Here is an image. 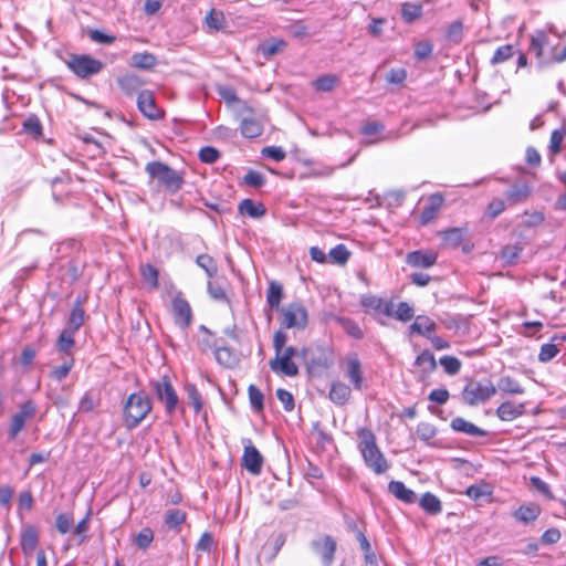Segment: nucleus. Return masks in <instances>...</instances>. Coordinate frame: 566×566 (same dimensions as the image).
Masks as SVG:
<instances>
[{"instance_id":"f8f14e48","label":"nucleus","mask_w":566,"mask_h":566,"mask_svg":"<svg viewBox=\"0 0 566 566\" xmlns=\"http://www.w3.org/2000/svg\"><path fill=\"white\" fill-rule=\"evenodd\" d=\"M244 450L242 457V465L250 473L260 474L263 467V457L259 450L252 444L250 439L243 441Z\"/></svg>"},{"instance_id":"393cba45","label":"nucleus","mask_w":566,"mask_h":566,"mask_svg":"<svg viewBox=\"0 0 566 566\" xmlns=\"http://www.w3.org/2000/svg\"><path fill=\"white\" fill-rule=\"evenodd\" d=\"M389 492L398 500L405 503H415L417 501V494L408 489L401 481H391L388 484Z\"/></svg>"},{"instance_id":"052dcab7","label":"nucleus","mask_w":566,"mask_h":566,"mask_svg":"<svg viewBox=\"0 0 566 566\" xmlns=\"http://www.w3.org/2000/svg\"><path fill=\"white\" fill-rule=\"evenodd\" d=\"M276 397L283 403L285 411L290 412L294 409V407H295L294 398L290 391L280 388L276 390Z\"/></svg>"},{"instance_id":"39448f33","label":"nucleus","mask_w":566,"mask_h":566,"mask_svg":"<svg viewBox=\"0 0 566 566\" xmlns=\"http://www.w3.org/2000/svg\"><path fill=\"white\" fill-rule=\"evenodd\" d=\"M552 46L546 31L536 30L531 35L528 51L535 55L539 67L551 65Z\"/></svg>"},{"instance_id":"f3484780","label":"nucleus","mask_w":566,"mask_h":566,"mask_svg":"<svg viewBox=\"0 0 566 566\" xmlns=\"http://www.w3.org/2000/svg\"><path fill=\"white\" fill-rule=\"evenodd\" d=\"M34 413V407L31 402L24 403L20 411L13 415L10 422L9 434L11 439H14L18 433L23 429L25 421L31 418Z\"/></svg>"},{"instance_id":"20e7f679","label":"nucleus","mask_w":566,"mask_h":566,"mask_svg":"<svg viewBox=\"0 0 566 566\" xmlns=\"http://www.w3.org/2000/svg\"><path fill=\"white\" fill-rule=\"evenodd\" d=\"M150 385L157 399L164 403L166 413L169 416L174 415L177 410L179 398L168 377L164 376L159 380H153Z\"/></svg>"},{"instance_id":"774afa93","label":"nucleus","mask_w":566,"mask_h":566,"mask_svg":"<svg viewBox=\"0 0 566 566\" xmlns=\"http://www.w3.org/2000/svg\"><path fill=\"white\" fill-rule=\"evenodd\" d=\"M290 34L295 39H303L311 35L310 28L303 22H296L289 28Z\"/></svg>"},{"instance_id":"412c9836","label":"nucleus","mask_w":566,"mask_h":566,"mask_svg":"<svg viewBox=\"0 0 566 566\" xmlns=\"http://www.w3.org/2000/svg\"><path fill=\"white\" fill-rule=\"evenodd\" d=\"M525 412L524 403H515L513 401H505L501 403L496 409V416L502 421H513L516 418L523 416Z\"/></svg>"},{"instance_id":"680f3d73","label":"nucleus","mask_w":566,"mask_h":566,"mask_svg":"<svg viewBox=\"0 0 566 566\" xmlns=\"http://www.w3.org/2000/svg\"><path fill=\"white\" fill-rule=\"evenodd\" d=\"M406 78L407 71L402 67L391 69L386 76V81L388 83L396 85L402 84L406 81Z\"/></svg>"},{"instance_id":"8fccbe9b","label":"nucleus","mask_w":566,"mask_h":566,"mask_svg":"<svg viewBox=\"0 0 566 566\" xmlns=\"http://www.w3.org/2000/svg\"><path fill=\"white\" fill-rule=\"evenodd\" d=\"M506 205L507 202L505 201V199L499 197L493 198L488 205L486 214L491 219H495L506 209Z\"/></svg>"},{"instance_id":"423d86ee","label":"nucleus","mask_w":566,"mask_h":566,"mask_svg":"<svg viewBox=\"0 0 566 566\" xmlns=\"http://www.w3.org/2000/svg\"><path fill=\"white\" fill-rule=\"evenodd\" d=\"M66 64L81 78H88L103 70V63L90 55H74Z\"/></svg>"},{"instance_id":"6e6552de","label":"nucleus","mask_w":566,"mask_h":566,"mask_svg":"<svg viewBox=\"0 0 566 566\" xmlns=\"http://www.w3.org/2000/svg\"><path fill=\"white\" fill-rule=\"evenodd\" d=\"M281 314L282 325L286 328L303 329L307 325V311L301 303L289 304L282 308Z\"/></svg>"},{"instance_id":"4c0bfd02","label":"nucleus","mask_w":566,"mask_h":566,"mask_svg":"<svg viewBox=\"0 0 566 566\" xmlns=\"http://www.w3.org/2000/svg\"><path fill=\"white\" fill-rule=\"evenodd\" d=\"M422 14V6L420 3L406 2L401 7V17L405 22L411 23Z\"/></svg>"},{"instance_id":"5701e85b","label":"nucleus","mask_w":566,"mask_h":566,"mask_svg":"<svg viewBox=\"0 0 566 566\" xmlns=\"http://www.w3.org/2000/svg\"><path fill=\"white\" fill-rule=\"evenodd\" d=\"M566 340V335H555L551 343L543 344L538 354V360L548 363L559 353V346Z\"/></svg>"},{"instance_id":"6e6d98bb","label":"nucleus","mask_w":566,"mask_h":566,"mask_svg":"<svg viewBox=\"0 0 566 566\" xmlns=\"http://www.w3.org/2000/svg\"><path fill=\"white\" fill-rule=\"evenodd\" d=\"M513 56V46L510 44L502 45L494 52L491 63L499 64L510 60Z\"/></svg>"},{"instance_id":"5fc2aeb1","label":"nucleus","mask_w":566,"mask_h":566,"mask_svg":"<svg viewBox=\"0 0 566 566\" xmlns=\"http://www.w3.org/2000/svg\"><path fill=\"white\" fill-rule=\"evenodd\" d=\"M440 365L449 375H457L461 368V361L453 356H443L440 358Z\"/></svg>"},{"instance_id":"cd10ccee","label":"nucleus","mask_w":566,"mask_h":566,"mask_svg":"<svg viewBox=\"0 0 566 566\" xmlns=\"http://www.w3.org/2000/svg\"><path fill=\"white\" fill-rule=\"evenodd\" d=\"M361 306L375 312L384 313L385 315H392V303L384 302L381 298L374 295L364 296L361 298Z\"/></svg>"},{"instance_id":"09e8293b","label":"nucleus","mask_w":566,"mask_h":566,"mask_svg":"<svg viewBox=\"0 0 566 566\" xmlns=\"http://www.w3.org/2000/svg\"><path fill=\"white\" fill-rule=\"evenodd\" d=\"M140 274L143 279L150 284L151 289L158 287V270L150 264H143L140 266Z\"/></svg>"},{"instance_id":"4d7b16f0","label":"nucleus","mask_w":566,"mask_h":566,"mask_svg":"<svg viewBox=\"0 0 566 566\" xmlns=\"http://www.w3.org/2000/svg\"><path fill=\"white\" fill-rule=\"evenodd\" d=\"M154 541V532L149 527L143 528L135 538V544L140 549H146L149 547L151 542Z\"/></svg>"},{"instance_id":"4be33fe9","label":"nucleus","mask_w":566,"mask_h":566,"mask_svg":"<svg viewBox=\"0 0 566 566\" xmlns=\"http://www.w3.org/2000/svg\"><path fill=\"white\" fill-rule=\"evenodd\" d=\"M436 328L437 324L433 319L426 315H418L415 322L409 326V332L410 334H418L427 338H431V335Z\"/></svg>"},{"instance_id":"dca6fc26","label":"nucleus","mask_w":566,"mask_h":566,"mask_svg":"<svg viewBox=\"0 0 566 566\" xmlns=\"http://www.w3.org/2000/svg\"><path fill=\"white\" fill-rule=\"evenodd\" d=\"M444 198L441 193H433L431 195L426 202V206L423 207L421 213H420V223L421 224H428L432 220L436 219L438 212L440 211L442 205H443Z\"/></svg>"},{"instance_id":"58836bf2","label":"nucleus","mask_w":566,"mask_h":566,"mask_svg":"<svg viewBox=\"0 0 566 566\" xmlns=\"http://www.w3.org/2000/svg\"><path fill=\"white\" fill-rule=\"evenodd\" d=\"M464 235H465V229L451 228L443 232L442 239L446 242V244H448L452 248H458L462 243Z\"/></svg>"},{"instance_id":"a211bd4d","label":"nucleus","mask_w":566,"mask_h":566,"mask_svg":"<svg viewBox=\"0 0 566 566\" xmlns=\"http://www.w3.org/2000/svg\"><path fill=\"white\" fill-rule=\"evenodd\" d=\"M450 427L453 431L463 433L469 437L478 438V437H486L488 431L479 428L474 423L465 420L462 417H455L451 420Z\"/></svg>"},{"instance_id":"e2e57ef3","label":"nucleus","mask_w":566,"mask_h":566,"mask_svg":"<svg viewBox=\"0 0 566 566\" xmlns=\"http://www.w3.org/2000/svg\"><path fill=\"white\" fill-rule=\"evenodd\" d=\"M97 405V399L92 392H85V395L81 398L78 410L82 412L93 411Z\"/></svg>"},{"instance_id":"f03ea898","label":"nucleus","mask_w":566,"mask_h":566,"mask_svg":"<svg viewBox=\"0 0 566 566\" xmlns=\"http://www.w3.org/2000/svg\"><path fill=\"white\" fill-rule=\"evenodd\" d=\"M151 401L145 392L129 395L124 406L126 426L136 428L151 411Z\"/></svg>"},{"instance_id":"7ed1b4c3","label":"nucleus","mask_w":566,"mask_h":566,"mask_svg":"<svg viewBox=\"0 0 566 566\" xmlns=\"http://www.w3.org/2000/svg\"><path fill=\"white\" fill-rule=\"evenodd\" d=\"M145 170L172 193L179 191L184 185L182 176L163 161H150L146 165Z\"/></svg>"},{"instance_id":"49530a36","label":"nucleus","mask_w":566,"mask_h":566,"mask_svg":"<svg viewBox=\"0 0 566 566\" xmlns=\"http://www.w3.org/2000/svg\"><path fill=\"white\" fill-rule=\"evenodd\" d=\"M413 315H415L413 307L407 302H400L397 305L396 310L392 308L391 316L398 321L408 322L413 317Z\"/></svg>"},{"instance_id":"72a5a7b5","label":"nucleus","mask_w":566,"mask_h":566,"mask_svg":"<svg viewBox=\"0 0 566 566\" xmlns=\"http://www.w3.org/2000/svg\"><path fill=\"white\" fill-rule=\"evenodd\" d=\"M214 356L220 365L228 368L235 366L238 363L235 353L229 347H217Z\"/></svg>"},{"instance_id":"69168bd1","label":"nucleus","mask_w":566,"mask_h":566,"mask_svg":"<svg viewBox=\"0 0 566 566\" xmlns=\"http://www.w3.org/2000/svg\"><path fill=\"white\" fill-rule=\"evenodd\" d=\"M432 51H433V45H432L431 42H429V41H421V42H418L416 44L415 56L418 60H424L429 55H431Z\"/></svg>"},{"instance_id":"9d476101","label":"nucleus","mask_w":566,"mask_h":566,"mask_svg":"<svg viewBox=\"0 0 566 566\" xmlns=\"http://www.w3.org/2000/svg\"><path fill=\"white\" fill-rule=\"evenodd\" d=\"M311 547L322 558L324 566L333 564L337 544L331 535H323L312 541Z\"/></svg>"},{"instance_id":"bf43d9fd","label":"nucleus","mask_w":566,"mask_h":566,"mask_svg":"<svg viewBox=\"0 0 566 566\" xmlns=\"http://www.w3.org/2000/svg\"><path fill=\"white\" fill-rule=\"evenodd\" d=\"M208 293L214 301L228 302L226 291L218 282H208Z\"/></svg>"},{"instance_id":"de8ad7c7","label":"nucleus","mask_w":566,"mask_h":566,"mask_svg":"<svg viewBox=\"0 0 566 566\" xmlns=\"http://www.w3.org/2000/svg\"><path fill=\"white\" fill-rule=\"evenodd\" d=\"M415 364L422 367L424 371H432L437 366L434 356L429 350H423L418 355Z\"/></svg>"},{"instance_id":"c9c22d12","label":"nucleus","mask_w":566,"mask_h":566,"mask_svg":"<svg viewBox=\"0 0 566 566\" xmlns=\"http://www.w3.org/2000/svg\"><path fill=\"white\" fill-rule=\"evenodd\" d=\"M420 506L429 514H439L442 510L440 500L432 493L427 492L420 499Z\"/></svg>"},{"instance_id":"338daca9","label":"nucleus","mask_w":566,"mask_h":566,"mask_svg":"<svg viewBox=\"0 0 566 566\" xmlns=\"http://www.w3.org/2000/svg\"><path fill=\"white\" fill-rule=\"evenodd\" d=\"M521 252H522L521 247H518L516 244H509L502 249L501 255L507 262L513 263L520 256Z\"/></svg>"},{"instance_id":"bb28decb","label":"nucleus","mask_w":566,"mask_h":566,"mask_svg":"<svg viewBox=\"0 0 566 566\" xmlns=\"http://www.w3.org/2000/svg\"><path fill=\"white\" fill-rule=\"evenodd\" d=\"M541 514L539 505L535 503H530L525 505H521L515 512L514 517L524 524L531 523L535 521Z\"/></svg>"},{"instance_id":"a18cd8bd","label":"nucleus","mask_w":566,"mask_h":566,"mask_svg":"<svg viewBox=\"0 0 566 566\" xmlns=\"http://www.w3.org/2000/svg\"><path fill=\"white\" fill-rule=\"evenodd\" d=\"M196 263L200 266L209 277H213L218 272L216 261L209 254H200L196 259Z\"/></svg>"},{"instance_id":"a878e982","label":"nucleus","mask_w":566,"mask_h":566,"mask_svg":"<svg viewBox=\"0 0 566 566\" xmlns=\"http://www.w3.org/2000/svg\"><path fill=\"white\" fill-rule=\"evenodd\" d=\"M117 83H118L119 88L126 95H129V96L139 92L142 86L144 85V82L142 81V78L136 74H125L117 80Z\"/></svg>"},{"instance_id":"f704fd0d","label":"nucleus","mask_w":566,"mask_h":566,"mask_svg":"<svg viewBox=\"0 0 566 566\" xmlns=\"http://www.w3.org/2000/svg\"><path fill=\"white\" fill-rule=\"evenodd\" d=\"M497 388L500 391L505 394H513V395H522L524 394V388L521 386V384L510 377V376H503L497 381Z\"/></svg>"},{"instance_id":"a19ab883","label":"nucleus","mask_w":566,"mask_h":566,"mask_svg":"<svg viewBox=\"0 0 566 566\" xmlns=\"http://www.w3.org/2000/svg\"><path fill=\"white\" fill-rule=\"evenodd\" d=\"M187 514L185 511L175 509L167 511L165 515V524L171 530H178V527L185 523Z\"/></svg>"},{"instance_id":"2eb2a0df","label":"nucleus","mask_w":566,"mask_h":566,"mask_svg":"<svg viewBox=\"0 0 566 566\" xmlns=\"http://www.w3.org/2000/svg\"><path fill=\"white\" fill-rule=\"evenodd\" d=\"M282 352H276L275 357L269 361L271 370L277 375H284L287 377H295L298 375V367L289 357L281 355Z\"/></svg>"},{"instance_id":"c03bdc74","label":"nucleus","mask_w":566,"mask_h":566,"mask_svg":"<svg viewBox=\"0 0 566 566\" xmlns=\"http://www.w3.org/2000/svg\"><path fill=\"white\" fill-rule=\"evenodd\" d=\"M331 263L344 265L347 263L350 252L344 244H337L328 253Z\"/></svg>"},{"instance_id":"79ce46f5","label":"nucleus","mask_w":566,"mask_h":566,"mask_svg":"<svg viewBox=\"0 0 566 566\" xmlns=\"http://www.w3.org/2000/svg\"><path fill=\"white\" fill-rule=\"evenodd\" d=\"M74 335H75V332H72L71 329L64 328L61 332V334H60V336L57 338V342H56L57 350L61 352V353H64V354H69L70 349L75 344Z\"/></svg>"},{"instance_id":"e433bc0d","label":"nucleus","mask_w":566,"mask_h":566,"mask_svg":"<svg viewBox=\"0 0 566 566\" xmlns=\"http://www.w3.org/2000/svg\"><path fill=\"white\" fill-rule=\"evenodd\" d=\"M85 312L80 303H76L71 312V315L67 321L66 329H71L72 332H77L80 327L84 323Z\"/></svg>"},{"instance_id":"0eeeda50","label":"nucleus","mask_w":566,"mask_h":566,"mask_svg":"<svg viewBox=\"0 0 566 566\" xmlns=\"http://www.w3.org/2000/svg\"><path fill=\"white\" fill-rule=\"evenodd\" d=\"M496 388L491 381H470L462 391L463 400L471 406L484 402L495 395Z\"/></svg>"},{"instance_id":"9b49d317","label":"nucleus","mask_w":566,"mask_h":566,"mask_svg":"<svg viewBox=\"0 0 566 566\" xmlns=\"http://www.w3.org/2000/svg\"><path fill=\"white\" fill-rule=\"evenodd\" d=\"M171 310L175 318V323L182 329L190 326L192 322V310L187 300L181 296V293H177L172 298Z\"/></svg>"},{"instance_id":"13d9d810","label":"nucleus","mask_w":566,"mask_h":566,"mask_svg":"<svg viewBox=\"0 0 566 566\" xmlns=\"http://www.w3.org/2000/svg\"><path fill=\"white\" fill-rule=\"evenodd\" d=\"M199 158L205 164H213L220 158V151L214 147L206 146L199 150Z\"/></svg>"},{"instance_id":"4468645a","label":"nucleus","mask_w":566,"mask_h":566,"mask_svg":"<svg viewBox=\"0 0 566 566\" xmlns=\"http://www.w3.org/2000/svg\"><path fill=\"white\" fill-rule=\"evenodd\" d=\"M532 195V187L524 180H518L510 186L505 191V201L507 206H515L527 201Z\"/></svg>"},{"instance_id":"f257e3e1","label":"nucleus","mask_w":566,"mask_h":566,"mask_svg":"<svg viewBox=\"0 0 566 566\" xmlns=\"http://www.w3.org/2000/svg\"><path fill=\"white\" fill-rule=\"evenodd\" d=\"M358 449L365 464L377 475L385 473L389 469V463L376 443L375 434L367 429L358 431Z\"/></svg>"},{"instance_id":"1a4fd4ad","label":"nucleus","mask_w":566,"mask_h":566,"mask_svg":"<svg viewBox=\"0 0 566 566\" xmlns=\"http://www.w3.org/2000/svg\"><path fill=\"white\" fill-rule=\"evenodd\" d=\"M340 367L344 370L345 377L353 385L354 389L363 390L365 387L364 384V374L361 363L357 356V354L353 353L345 357Z\"/></svg>"},{"instance_id":"c85d7f7f","label":"nucleus","mask_w":566,"mask_h":566,"mask_svg":"<svg viewBox=\"0 0 566 566\" xmlns=\"http://www.w3.org/2000/svg\"><path fill=\"white\" fill-rule=\"evenodd\" d=\"M130 66L140 70H150L157 64V59L148 52L135 53L130 57Z\"/></svg>"},{"instance_id":"aec40b11","label":"nucleus","mask_w":566,"mask_h":566,"mask_svg":"<svg viewBox=\"0 0 566 566\" xmlns=\"http://www.w3.org/2000/svg\"><path fill=\"white\" fill-rule=\"evenodd\" d=\"M407 263L413 268H430L437 262V253L432 251H413L407 254Z\"/></svg>"},{"instance_id":"0e129e2a","label":"nucleus","mask_w":566,"mask_h":566,"mask_svg":"<svg viewBox=\"0 0 566 566\" xmlns=\"http://www.w3.org/2000/svg\"><path fill=\"white\" fill-rule=\"evenodd\" d=\"M262 155L275 161H282L286 157L285 150L280 146L265 147L262 149Z\"/></svg>"},{"instance_id":"ddd939ff","label":"nucleus","mask_w":566,"mask_h":566,"mask_svg":"<svg viewBox=\"0 0 566 566\" xmlns=\"http://www.w3.org/2000/svg\"><path fill=\"white\" fill-rule=\"evenodd\" d=\"M137 106L140 113L149 119H159L164 112L157 106L154 94L150 91H140L137 97Z\"/></svg>"},{"instance_id":"c756f323","label":"nucleus","mask_w":566,"mask_h":566,"mask_svg":"<svg viewBox=\"0 0 566 566\" xmlns=\"http://www.w3.org/2000/svg\"><path fill=\"white\" fill-rule=\"evenodd\" d=\"M239 212L251 218H260L265 214L266 210L261 202L255 203L251 199H243L239 205Z\"/></svg>"},{"instance_id":"7c9ffc66","label":"nucleus","mask_w":566,"mask_h":566,"mask_svg":"<svg viewBox=\"0 0 566 566\" xmlns=\"http://www.w3.org/2000/svg\"><path fill=\"white\" fill-rule=\"evenodd\" d=\"M240 128L241 134L247 138L259 137L263 132L262 124L259 120L251 117H244L241 120Z\"/></svg>"},{"instance_id":"6ab92c4d","label":"nucleus","mask_w":566,"mask_h":566,"mask_svg":"<svg viewBox=\"0 0 566 566\" xmlns=\"http://www.w3.org/2000/svg\"><path fill=\"white\" fill-rule=\"evenodd\" d=\"M39 543V533L34 525H25L20 536V545L24 555H31Z\"/></svg>"},{"instance_id":"ea45409f","label":"nucleus","mask_w":566,"mask_h":566,"mask_svg":"<svg viewBox=\"0 0 566 566\" xmlns=\"http://www.w3.org/2000/svg\"><path fill=\"white\" fill-rule=\"evenodd\" d=\"M339 83V78L333 74H326L313 82V87L321 92H331Z\"/></svg>"},{"instance_id":"3c124183","label":"nucleus","mask_w":566,"mask_h":566,"mask_svg":"<svg viewBox=\"0 0 566 566\" xmlns=\"http://www.w3.org/2000/svg\"><path fill=\"white\" fill-rule=\"evenodd\" d=\"M416 433L424 442H429L437 434V428L429 422H420L417 426Z\"/></svg>"},{"instance_id":"864d4df0","label":"nucleus","mask_w":566,"mask_h":566,"mask_svg":"<svg viewBox=\"0 0 566 566\" xmlns=\"http://www.w3.org/2000/svg\"><path fill=\"white\" fill-rule=\"evenodd\" d=\"M74 520L71 513H61L56 516L55 526L59 533L66 534L71 531Z\"/></svg>"},{"instance_id":"603ef678","label":"nucleus","mask_w":566,"mask_h":566,"mask_svg":"<svg viewBox=\"0 0 566 566\" xmlns=\"http://www.w3.org/2000/svg\"><path fill=\"white\" fill-rule=\"evenodd\" d=\"M248 392H249V400H250V403L252 406V408L255 410V411H262L263 410V394L261 392V390L254 386V385H250L249 388H248Z\"/></svg>"},{"instance_id":"473e14b6","label":"nucleus","mask_w":566,"mask_h":566,"mask_svg":"<svg viewBox=\"0 0 566 566\" xmlns=\"http://www.w3.org/2000/svg\"><path fill=\"white\" fill-rule=\"evenodd\" d=\"M283 298V287L280 283L272 281L266 291V302L272 310H276Z\"/></svg>"},{"instance_id":"2f4dec72","label":"nucleus","mask_w":566,"mask_h":566,"mask_svg":"<svg viewBox=\"0 0 566 566\" xmlns=\"http://www.w3.org/2000/svg\"><path fill=\"white\" fill-rule=\"evenodd\" d=\"M286 48V42L282 39H272L260 44L259 51L265 59L282 52Z\"/></svg>"},{"instance_id":"37998d69","label":"nucleus","mask_w":566,"mask_h":566,"mask_svg":"<svg viewBox=\"0 0 566 566\" xmlns=\"http://www.w3.org/2000/svg\"><path fill=\"white\" fill-rule=\"evenodd\" d=\"M337 322L340 327L353 338L361 339L364 337V333L358 326V324L348 317H337Z\"/></svg>"},{"instance_id":"b1692460","label":"nucleus","mask_w":566,"mask_h":566,"mask_svg":"<svg viewBox=\"0 0 566 566\" xmlns=\"http://www.w3.org/2000/svg\"><path fill=\"white\" fill-rule=\"evenodd\" d=\"M352 389L340 380H335L331 385L329 399L338 406H344L350 398Z\"/></svg>"}]
</instances>
